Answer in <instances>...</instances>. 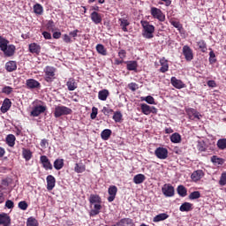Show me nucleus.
<instances>
[{
	"label": "nucleus",
	"instance_id": "18",
	"mask_svg": "<svg viewBox=\"0 0 226 226\" xmlns=\"http://www.w3.org/2000/svg\"><path fill=\"white\" fill-rule=\"evenodd\" d=\"M0 225H3V226L11 225V218L10 217V215H8V214L6 213L0 214Z\"/></svg>",
	"mask_w": 226,
	"mask_h": 226
},
{
	"label": "nucleus",
	"instance_id": "46",
	"mask_svg": "<svg viewBox=\"0 0 226 226\" xmlns=\"http://www.w3.org/2000/svg\"><path fill=\"white\" fill-rule=\"evenodd\" d=\"M197 45L201 52H206V50H207V44L206 43V41L201 40L197 42Z\"/></svg>",
	"mask_w": 226,
	"mask_h": 226
},
{
	"label": "nucleus",
	"instance_id": "1",
	"mask_svg": "<svg viewBox=\"0 0 226 226\" xmlns=\"http://www.w3.org/2000/svg\"><path fill=\"white\" fill-rule=\"evenodd\" d=\"M8 43H10V41L0 34V50L4 52L5 57H11L15 56V50H17V48L15 45H8Z\"/></svg>",
	"mask_w": 226,
	"mask_h": 226
},
{
	"label": "nucleus",
	"instance_id": "59",
	"mask_svg": "<svg viewBox=\"0 0 226 226\" xmlns=\"http://www.w3.org/2000/svg\"><path fill=\"white\" fill-rule=\"evenodd\" d=\"M79 33H80V31H79V29H75L69 33V36H72L75 40V38H77V36H79Z\"/></svg>",
	"mask_w": 226,
	"mask_h": 226
},
{
	"label": "nucleus",
	"instance_id": "35",
	"mask_svg": "<svg viewBox=\"0 0 226 226\" xmlns=\"http://www.w3.org/2000/svg\"><path fill=\"white\" fill-rule=\"evenodd\" d=\"M90 204H102V198L97 194H91L89 197Z\"/></svg>",
	"mask_w": 226,
	"mask_h": 226
},
{
	"label": "nucleus",
	"instance_id": "15",
	"mask_svg": "<svg viewBox=\"0 0 226 226\" xmlns=\"http://www.w3.org/2000/svg\"><path fill=\"white\" fill-rule=\"evenodd\" d=\"M108 201L109 202H114L116 200V195H117V187L116 185H110L108 189Z\"/></svg>",
	"mask_w": 226,
	"mask_h": 226
},
{
	"label": "nucleus",
	"instance_id": "63",
	"mask_svg": "<svg viewBox=\"0 0 226 226\" xmlns=\"http://www.w3.org/2000/svg\"><path fill=\"white\" fill-rule=\"evenodd\" d=\"M47 146H49V140H47V139H43L41 141V147H47Z\"/></svg>",
	"mask_w": 226,
	"mask_h": 226
},
{
	"label": "nucleus",
	"instance_id": "16",
	"mask_svg": "<svg viewBox=\"0 0 226 226\" xmlns=\"http://www.w3.org/2000/svg\"><path fill=\"white\" fill-rule=\"evenodd\" d=\"M28 50L31 54H36V56H40V53L41 52V46L36 42H33L28 45Z\"/></svg>",
	"mask_w": 226,
	"mask_h": 226
},
{
	"label": "nucleus",
	"instance_id": "58",
	"mask_svg": "<svg viewBox=\"0 0 226 226\" xmlns=\"http://www.w3.org/2000/svg\"><path fill=\"white\" fill-rule=\"evenodd\" d=\"M197 109H193V108H190L186 110L187 115L189 116L190 119H192V116H193L194 114H196Z\"/></svg>",
	"mask_w": 226,
	"mask_h": 226
},
{
	"label": "nucleus",
	"instance_id": "2",
	"mask_svg": "<svg viewBox=\"0 0 226 226\" xmlns=\"http://www.w3.org/2000/svg\"><path fill=\"white\" fill-rule=\"evenodd\" d=\"M142 30V36L147 38V40H151V38H154V26L150 25L147 20L140 21Z\"/></svg>",
	"mask_w": 226,
	"mask_h": 226
},
{
	"label": "nucleus",
	"instance_id": "56",
	"mask_svg": "<svg viewBox=\"0 0 226 226\" xmlns=\"http://www.w3.org/2000/svg\"><path fill=\"white\" fill-rule=\"evenodd\" d=\"M5 207H7V209H13L15 207V203H13L11 200H8L5 202Z\"/></svg>",
	"mask_w": 226,
	"mask_h": 226
},
{
	"label": "nucleus",
	"instance_id": "61",
	"mask_svg": "<svg viewBox=\"0 0 226 226\" xmlns=\"http://www.w3.org/2000/svg\"><path fill=\"white\" fill-rule=\"evenodd\" d=\"M118 57H120V59H124V57H126V50L124 49H120L118 52Z\"/></svg>",
	"mask_w": 226,
	"mask_h": 226
},
{
	"label": "nucleus",
	"instance_id": "31",
	"mask_svg": "<svg viewBox=\"0 0 226 226\" xmlns=\"http://www.w3.org/2000/svg\"><path fill=\"white\" fill-rule=\"evenodd\" d=\"M167 218H169V215L162 213V214H159V215H155L153 218V222L154 223H158V222H163L164 220H167Z\"/></svg>",
	"mask_w": 226,
	"mask_h": 226
},
{
	"label": "nucleus",
	"instance_id": "11",
	"mask_svg": "<svg viewBox=\"0 0 226 226\" xmlns=\"http://www.w3.org/2000/svg\"><path fill=\"white\" fill-rule=\"evenodd\" d=\"M40 162L45 170H52V163L50 162V160H49V157H47V155H41L40 157Z\"/></svg>",
	"mask_w": 226,
	"mask_h": 226
},
{
	"label": "nucleus",
	"instance_id": "47",
	"mask_svg": "<svg viewBox=\"0 0 226 226\" xmlns=\"http://www.w3.org/2000/svg\"><path fill=\"white\" fill-rule=\"evenodd\" d=\"M197 199H200V192L194 191L189 194L190 200H196Z\"/></svg>",
	"mask_w": 226,
	"mask_h": 226
},
{
	"label": "nucleus",
	"instance_id": "60",
	"mask_svg": "<svg viewBox=\"0 0 226 226\" xmlns=\"http://www.w3.org/2000/svg\"><path fill=\"white\" fill-rule=\"evenodd\" d=\"M64 43H72V37H70V35L68 34H64V38H63Z\"/></svg>",
	"mask_w": 226,
	"mask_h": 226
},
{
	"label": "nucleus",
	"instance_id": "12",
	"mask_svg": "<svg viewBox=\"0 0 226 226\" xmlns=\"http://www.w3.org/2000/svg\"><path fill=\"white\" fill-rule=\"evenodd\" d=\"M170 82L173 87H176V89H185V87H186V84H185L183 80L177 79L176 77H171Z\"/></svg>",
	"mask_w": 226,
	"mask_h": 226
},
{
	"label": "nucleus",
	"instance_id": "34",
	"mask_svg": "<svg viewBox=\"0 0 226 226\" xmlns=\"http://www.w3.org/2000/svg\"><path fill=\"white\" fill-rule=\"evenodd\" d=\"M74 171L77 172V174H82V172H86V164L82 162L76 163Z\"/></svg>",
	"mask_w": 226,
	"mask_h": 226
},
{
	"label": "nucleus",
	"instance_id": "9",
	"mask_svg": "<svg viewBox=\"0 0 226 226\" xmlns=\"http://www.w3.org/2000/svg\"><path fill=\"white\" fill-rule=\"evenodd\" d=\"M46 110L47 106L37 105L33 108L32 111L30 112V116H32V117H38V116L43 114Z\"/></svg>",
	"mask_w": 226,
	"mask_h": 226
},
{
	"label": "nucleus",
	"instance_id": "33",
	"mask_svg": "<svg viewBox=\"0 0 226 226\" xmlns=\"http://www.w3.org/2000/svg\"><path fill=\"white\" fill-rule=\"evenodd\" d=\"M177 192L180 197H186L188 195V189L185 185H178L177 188Z\"/></svg>",
	"mask_w": 226,
	"mask_h": 226
},
{
	"label": "nucleus",
	"instance_id": "38",
	"mask_svg": "<svg viewBox=\"0 0 226 226\" xmlns=\"http://www.w3.org/2000/svg\"><path fill=\"white\" fill-rule=\"evenodd\" d=\"M112 135V131L110 129H105L101 132V137L102 140H109Z\"/></svg>",
	"mask_w": 226,
	"mask_h": 226
},
{
	"label": "nucleus",
	"instance_id": "51",
	"mask_svg": "<svg viewBox=\"0 0 226 226\" xmlns=\"http://www.w3.org/2000/svg\"><path fill=\"white\" fill-rule=\"evenodd\" d=\"M220 186H225L226 185V171L222 172L219 180Z\"/></svg>",
	"mask_w": 226,
	"mask_h": 226
},
{
	"label": "nucleus",
	"instance_id": "48",
	"mask_svg": "<svg viewBox=\"0 0 226 226\" xmlns=\"http://www.w3.org/2000/svg\"><path fill=\"white\" fill-rule=\"evenodd\" d=\"M38 220L34 217H29L26 221V226H38Z\"/></svg>",
	"mask_w": 226,
	"mask_h": 226
},
{
	"label": "nucleus",
	"instance_id": "5",
	"mask_svg": "<svg viewBox=\"0 0 226 226\" xmlns=\"http://www.w3.org/2000/svg\"><path fill=\"white\" fill-rule=\"evenodd\" d=\"M150 13L154 19L159 20V22H165V14L160 9L156 7H152Z\"/></svg>",
	"mask_w": 226,
	"mask_h": 226
},
{
	"label": "nucleus",
	"instance_id": "27",
	"mask_svg": "<svg viewBox=\"0 0 226 226\" xmlns=\"http://www.w3.org/2000/svg\"><path fill=\"white\" fill-rule=\"evenodd\" d=\"M118 225L120 226H133L135 223L133 220L131 218H123L118 222Z\"/></svg>",
	"mask_w": 226,
	"mask_h": 226
},
{
	"label": "nucleus",
	"instance_id": "55",
	"mask_svg": "<svg viewBox=\"0 0 226 226\" xmlns=\"http://www.w3.org/2000/svg\"><path fill=\"white\" fill-rule=\"evenodd\" d=\"M96 116H98V108L93 107L90 117H91V119H96Z\"/></svg>",
	"mask_w": 226,
	"mask_h": 226
},
{
	"label": "nucleus",
	"instance_id": "36",
	"mask_svg": "<svg viewBox=\"0 0 226 226\" xmlns=\"http://www.w3.org/2000/svg\"><path fill=\"white\" fill-rule=\"evenodd\" d=\"M54 169L56 170H61L64 167V159H56L53 163Z\"/></svg>",
	"mask_w": 226,
	"mask_h": 226
},
{
	"label": "nucleus",
	"instance_id": "23",
	"mask_svg": "<svg viewBox=\"0 0 226 226\" xmlns=\"http://www.w3.org/2000/svg\"><path fill=\"white\" fill-rule=\"evenodd\" d=\"M90 18L92 22H94V24H96V25L102 24V14L98 13L97 11H93L90 14Z\"/></svg>",
	"mask_w": 226,
	"mask_h": 226
},
{
	"label": "nucleus",
	"instance_id": "14",
	"mask_svg": "<svg viewBox=\"0 0 226 226\" xmlns=\"http://www.w3.org/2000/svg\"><path fill=\"white\" fill-rule=\"evenodd\" d=\"M120 27L124 33H128V26H130V20L128 16L118 19Z\"/></svg>",
	"mask_w": 226,
	"mask_h": 226
},
{
	"label": "nucleus",
	"instance_id": "25",
	"mask_svg": "<svg viewBox=\"0 0 226 226\" xmlns=\"http://www.w3.org/2000/svg\"><path fill=\"white\" fill-rule=\"evenodd\" d=\"M192 209H193V204L190 202H185L179 207V211H181L182 213H188L192 211Z\"/></svg>",
	"mask_w": 226,
	"mask_h": 226
},
{
	"label": "nucleus",
	"instance_id": "19",
	"mask_svg": "<svg viewBox=\"0 0 226 226\" xmlns=\"http://www.w3.org/2000/svg\"><path fill=\"white\" fill-rule=\"evenodd\" d=\"M204 177V171L202 170H197L193 171L191 175V179L197 183V181H200Z\"/></svg>",
	"mask_w": 226,
	"mask_h": 226
},
{
	"label": "nucleus",
	"instance_id": "52",
	"mask_svg": "<svg viewBox=\"0 0 226 226\" xmlns=\"http://www.w3.org/2000/svg\"><path fill=\"white\" fill-rule=\"evenodd\" d=\"M18 207H19V209H21L22 211H26L27 207H29V205H27L26 201L23 200L19 202Z\"/></svg>",
	"mask_w": 226,
	"mask_h": 226
},
{
	"label": "nucleus",
	"instance_id": "8",
	"mask_svg": "<svg viewBox=\"0 0 226 226\" xmlns=\"http://www.w3.org/2000/svg\"><path fill=\"white\" fill-rule=\"evenodd\" d=\"M162 192L164 196L166 197H174L176 191L174 190V186L170 184H165L162 188Z\"/></svg>",
	"mask_w": 226,
	"mask_h": 226
},
{
	"label": "nucleus",
	"instance_id": "62",
	"mask_svg": "<svg viewBox=\"0 0 226 226\" xmlns=\"http://www.w3.org/2000/svg\"><path fill=\"white\" fill-rule=\"evenodd\" d=\"M42 36L45 38V40H52V34L49 32H43Z\"/></svg>",
	"mask_w": 226,
	"mask_h": 226
},
{
	"label": "nucleus",
	"instance_id": "3",
	"mask_svg": "<svg viewBox=\"0 0 226 226\" xmlns=\"http://www.w3.org/2000/svg\"><path fill=\"white\" fill-rule=\"evenodd\" d=\"M56 69L55 67L47 65L44 68V80L49 84H52L56 80Z\"/></svg>",
	"mask_w": 226,
	"mask_h": 226
},
{
	"label": "nucleus",
	"instance_id": "10",
	"mask_svg": "<svg viewBox=\"0 0 226 226\" xmlns=\"http://www.w3.org/2000/svg\"><path fill=\"white\" fill-rule=\"evenodd\" d=\"M26 86L27 89H40L41 87V84L34 79H26Z\"/></svg>",
	"mask_w": 226,
	"mask_h": 226
},
{
	"label": "nucleus",
	"instance_id": "39",
	"mask_svg": "<svg viewBox=\"0 0 226 226\" xmlns=\"http://www.w3.org/2000/svg\"><path fill=\"white\" fill-rule=\"evenodd\" d=\"M170 140L173 144H179V142H181V134H179L178 132H174L170 136Z\"/></svg>",
	"mask_w": 226,
	"mask_h": 226
},
{
	"label": "nucleus",
	"instance_id": "50",
	"mask_svg": "<svg viewBox=\"0 0 226 226\" xmlns=\"http://www.w3.org/2000/svg\"><path fill=\"white\" fill-rule=\"evenodd\" d=\"M2 93L4 94H11V93H13V87H10V86H5L2 88Z\"/></svg>",
	"mask_w": 226,
	"mask_h": 226
},
{
	"label": "nucleus",
	"instance_id": "53",
	"mask_svg": "<svg viewBox=\"0 0 226 226\" xmlns=\"http://www.w3.org/2000/svg\"><path fill=\"white\" fill-rule=\"evenodd\" d=\"M209 63L210 64H215V63H216V55L215 54V51L209 52Z\"/></svg>",
	"mask_w": 226,
	"mask_h": 226
},
{
	"label": "nucleus",
	"instance_id": "17",
	"mask_svg": "<svg viewBox=\"0 0 226 226\" xmlns=\"http://www.w3.org/2000/svg\"><path fill=\"white\" fill-rule=\"evenodd\" d=\"M46 181H47L48 192H52V190H54V188H56V177H54V176H52V175H49L46 177Z\"/></svg>",
	"mask_w": 226,
	"mask_h": 226
},
{
	"label": "nucleus",
	"instance_id": "57",
	"mask_svg": "<svg viewBox=\"0 0 226 226\" xmlns=\"http://www.w3.org/2000/svg\"><path fill=\"white\" fill-rule=\"evenodd\" d=\"M128 87L131 91H136L137 89H139V85L137 83L132 82L128 85Z\"/></svg>",
	"mask_w": 226,
	"mask_h": 226
},
{
	"label": "nucleus",
	"instance_id": "42",
	"mask_svg": "<svg viewBox=\"0 0 226 226\" xmlns=\"http://www.w3.org/2000/svg\"><path fill=\"white\" fill-rule=\"evenodd\" d=\"M211 162H212V163H215L216 165H223V163H225V160H223L222 158H220L216 155H213L211 157Z\"/></svg>",
	"mask_w": 226,
	"mask_h": 226
},
{
	"label": "nucleus",
	"instance_id": "13",
	"mask_svg": "<svg viewBox=\"0 0 226 226\" xmlns=\"http://www.w3.org/2000/svg\"><path fill=\"white\" fill-rule=\"evenodd\" d=\"M183 55L186 61H192L193 59V50L188 45L183 47Z\"/></svg>",
	"mask_w": 226,
	"mask_h": 226
},
{
	"label": "nucleus",
	"instance_id": "4",
	"mask_svg": "<svg viewBox=\"0 0 226 226\" xmlns=\"http://www.w3.org/2000/svg\"><path fill=\"white\" fill-rule=\"evenodd\" d=\"M73 110L66 106H56L55 108L54 117H61V116H70Z\"/></svg>",
	"mask_w": 226,
	"mask_h": 226
},
{
	"label": "nucleus",
	"instance_id": "40",
	"mask_svg": "<svg viewBox=\"0 0 226 226\" xmlns=\"http://www.w3.org/2000/svg\"><path fill=\"white\" fill-rule=\"evenodd\" d=\"M218 149H220L221 151H223L226 149V138L223 139H219L217 140V144H216Z\"/></svg>",
	"mask_w": 226,
	"mask_h": 226
},
{
	"label": "nucleus",
	"instance_id": "43",
	"mask_svg": "<svg viewBox=\"0 0 226 226\" xmlns=\"http://www.w3.org/2000/svg\"><path fill=\"white\" fill-rule=\"evenodd\" d=\"M113 120L115 123H121V121H123V113H121V111H115Z\"/></svg>",
	"mask_w": 226,
	"mask_h": 226
},
{
	"label": "nucleus",
	"instance_id": "32",
	"mask_svg": "<svg viewBox=\"0 0 226 226\" xmlns=\"http://www.w3.org/2000/svg\"><path fill=\"white\" fill-rule=\"evenodd\" d=\"M146 181V176L144 174H138L133 177V183L135 185H142Z\"/></svg>",
	"mask_w": 226,
	"mask_h": 226
},
{
	"label": "nucleus",
	"instance_id": "30",
	"mask_svg": "<svg viewBox=\"0 0 226 226\" xmlns=\"http://www.w3.org/2000/svg\"><path fill=\"white\" fill-rule=\"evenodd\" d=\"M109 90L103 89V90L99 91L98 98L102 102H106L107 98H109Z\"/></svg>",
	"mask_w": 226,
	"mask_h": 226
},
{
	"label": "nucleus",
	"instance_id": "44",
	"mask_svg": "<svg viewBox=\"0 0 226 226\" xmlns=\"http://www.w3.org/2000/svg\"><path fill=\"white\" fill-rule=\"evenodd\" d=\"M96 50L98 54H101V56H107V49H105V46L102 44H97Z\"/></svg>",
	"mask_w": 226,
	"mask_h": 226
},
{
	"label": "nucleus",
	"instance_id": "26",
	"mask_svg": "<svg viewBox=\"0 0 226 226\" xmlns=\"http://www.w3.org/2000/svg\"><path fill=\"white\" fill-rule=\"evenodd\" d=\"M126 63V69L129 72H137V68H139V64L137 61H127Z\"/></svg>",
	"mask_w": 226,
	"mask_h": 226
},
{
	"label": "nucleus",
	"instance_id": "41",
	"mask_svg": "<svg viewBox=\"0 0 226 226\" xmlns=\"http://www.w3.org/2000/svg\"><path fill=\"white\" fill-rule=\"evenodd\" d=\"M34 13H35V15H42L43 14V6H41V4H35L34 5Z\"/></svg>",
	"mask_w": 226,
	"mask_h": 226
},
{
	"label": "nucleus",
	"instance_id": "20",
	"mask_svg": "<svg viewBox=\"0 0 226 226\" xmlns=\"http://www.w3.org/2000/svg\"><path fill=\"white\" fill-rule=\"evenodd\" d=\"M10 109H11V101L9 98H5L3 102L0 110L3 114H6Z\"/></svg>",
	"mask_w": 226,
	"mask_h": 226
},
{
	"label": "nucleus",
	"instance_id": "7",
	"mask_svg": "<svg viewBox=\"0 0 226 226\" xmlns=\"http://www.w3.org/2000/svg\"><path fill=\"white\" fill-rule=\"evenodd\" d=\"M154 154L159 160H167L169 158V150L165 147H159L155 149Z\"/></svg>",
	"mask_w": 226,
	"mask_h": 226
},
{
	"label": "nucleus",
	"instance_id": "54",
	"mask_svg": "<svg viewBox=\"0 0 226 226\" xmlns=\"http://www.w3.org/2000/svg\"><path fill=\"white\" fill-rule=\"evenodd\" d=\"M102 114H104V116H110V114H112V112H114V109H109L107 107H103L102 109Z\"/></svg>",
	"mask_w": 226,
	"mask_h": 226
},
{
	"label": "nucleus",
	"instance_id": "64",
	"mask_svg": "<svg viewBox=\"0 0 226 226\" xmlns=\"http://www.w3.org/2000/svg\"><path fill=\"white\" fill-rule=\"evenodd\" d=\"M207 84L208 87H216V81L215 80H208Z\"/></svg>",
	"mask_w": 226,
	"mask_h": 226
},
{
	"label": "nucleus",
	"instance_id": "6",
	"mask_svg": "<svg viewBox=\"0 0 226 226\" xmlns=\"http://www.w3.org/2000/svg\"><path fill=\"white\" fill-rule=\"evenodd\" d=\"M141 112L145 116H149V114H158V109H156L154 106H149L146 103L140 104Z\"/></svg>",
	"mask_w": 226,
	"mask_h": 226
},
{
	"label": "nucleus",
	"instance_id": "21",
	"mask_svg": "<svg viewBox=\"0 0 226 226\" xmlns=\"http://www.w3.org/2000/svg\"><path fill=\"white\" fill-rule=\"evenodd\" d=\"M66 87L68 91H75L77 87H79V85L77 84V80L73 78H69L66 82Z\"/></svg>",
	"mask_w": 226,
	"mask_h": 226
},
{
	"label": "nucleus",
	"instance_id": "49",
	"mask_svg": "<svg viewBox=\"0 0 226 226\" xmlns=\"http://www.w3.org/2000/svg\"><path fill=\"white\" fill-rule=\"evenodd\" d=\"M197 149L200 153H204L207 148L206 147V142L204 141H200L197 145Z\"/></svg>",
	"mask_w": 226,
	"mask_h": 226
},
{
	"label": "nucleus",
	"instance_id": "37",
	"mask_svg": "<svg viewBox=\"0 0 226 226\" xmlns=\"http://www.w3.org/2000/svg\"><path fill=\"white\" fill-rule=\"evenodd\" d=\"M5 68L7 72H15L17 70V62L15 61H9L5 64Z\"/></svg>",
	"mask_w": 226,
	"mask_h": 226
},
{
	"label": "nucleus",
	"instance_id": "45",
	"mask_svg": "<svg viewBox=\"0 0 226 226\" xmlns=\"http://www.w3.org/2000/svg\"><path fill=\"white\" fill-rule=\"evenodd\" d=\"M141 102H147L149 105H156L154 102V97L147 95V97H141Z\"/></svg>",
	"mask_w": 226,
	"mask_h": 226
},
{
	"label": "nucleus",
	"instance_id": "22",
	"mask_svg": "<svg viewBox=\"0 0 226 226\" xmlns=\"http://www.w3.org/2000/svg\"><path fill=\"white\" fill-rule=\"evenodd\" d=\"M159 63L161 64V68L159 69L161 73H167V71L169 70V60L162 57L159 60Z\"/></svg>",
	"mask_w": 226,
	"mask_h": 226
},
{
	"label": "nucleus",
	"instance_id": "29",
	"mask_svg": "<svg viewBox=\"0 0 226 226\" xmlns=\"http://www.w3.org/2000/svg\"><path fill=\"white\" fill-rule=\"evenodd\" d=\"M22 156L26 160V162H29L31 158H33V152L27 148H22Z\"/></svg>",
	"mask_w": 226,
	"mask_h": 226
},
{
	"label": "nucleus",
	"instance_id": "28",
	"mask_svg": "<svg viewBox=\"0 0 226 226\" xmlns=\"http://www.w3.org/2000/svg\"><path fill=\"white\" fill-rule=\"evenodd\" d=\"M6 144L9 146V147H13L15 146V140H17V138H15V135L13 134H8L6 136Z\"/></svg>",
	"mask_w": 226,
	"mask_h": 226
},
{
	"label": "nucleus",
	"instance_id": "24",
	"mask_svg": "<svg viewBox=\"0 0 226 226\" xmlns=\"http://www.w3.org/2000/svg\"><path fill=\"white\" fill-rule=\"evenodd\" d=\"M170 24H171V26H173V27H176V29H177V31L180 33V34H185V28L183 27V24H181L179 21L171 19V20H170Z\"/></svg>",
	"mask_w": 226,
	"mask_h": 226
}]
</instances>
